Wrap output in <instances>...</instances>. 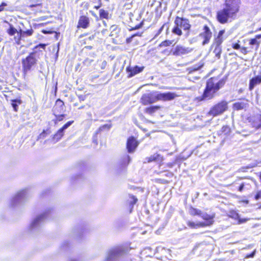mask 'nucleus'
Returning a JSON list of instances; mask_svg holds the SVG:
<instances>
[{"label": "nucleus", "mask_w": 261, "mask_h": 261, "mask_svg": "<svg viewBox=\"0 0 261 261\" xmlns=\"http://www.w3.org/2000/svg\"><path fill=\"white\" fill-rule=\"evenodd\" d=\"M3 36L0 35V42H1L3 40Z\"/></svg>", "instance_id": "4d7b16f0"}, {"label": "nucleus", "mask_w": 261, "mask_h": 261, "mask_svg": "<svg viewBox=\"0 0 261 261\" xmlns=\"http://www.w3.org/2000/svg\"><path fill=\"white\" fill-rule=\"evenodd\" d=\"M156 182L162 184H167L169 182L168 180L161 178L156 179Z\"/></svg>", "instance_id": "37998d69"}, {"label": "nucleus", "mask_w": 261, "mask_h": 261, "mask_svg": "<svg viewBox=\"0 0 261 261\" xmlns=\"http://www.w3.org/2000/svg\"><path fill=\"white\" fill-rule=\"evenodd\" d=\"M228 216L234 220H238L239 223L245 222V220H242L239 219V215L236 211L231 210L229 213Z\"/></svg>", "instance_id": "c756f323"}, {"label": "nucleus", "mask_w": 261, "mask_h": 261, "mask_svg": "<svg viewBox=\"0 0 261 261\" xmlns=\"http://www.w3.org/2000/svg\"><path fill=\"white\" fill-rule=\"evenodd\" d=\"M84 107H85V106H81V107H79V109H83V108H84Z\"/></svg>", "instance_id": "13d9d810"}, {"label": "nucleus", "mask_w": 261, "mask_h": 261, "mask_svg": "<svg viewBox=\"0 0 261 261\" xmlns=\"http://www.w3.org/2000/svg\"><path fill=\"white\" fill-rule=\"evenodd\" d=\"M33 33L34 30L32 28L26 31H22L20 29L18 32L19 36L18 37H14L16 43L18 45L20 44L21 37L30 36L33 35Z\"/></svg>", "instance_id": "4be33fe9"}, {"label": "nucleus", "mask_w": 261, "mask_h": 261, "mask_svg": "<svg viewBox=\"0 0 261 261\" xmlns=\"http://www.w3.org/2000/svg\"><path fill=\"white\" fill-rule=\"evenodd\" d=\"M189 214L192 216H201L202 212L200 210L195 208L193 206H190L189 210Z\"/></svg>", "instance_id": "7c9ffc66"}, {"label": "nucleus", "mask_w": 261, "mask_h": 261, "mask_svg": "<svg viewBox=\"0 0 261 261\" xmlns=\"http://www.w3.org/2000/svg\"><path fill=\"white\" fill-rule=\"evenodd\" d=\"M34 13H41L43 11V3L42 0L32 1L28 6Z\"/></svg>", "instance_id": "4468645a"}, {"label": "nucleus", "mask_w": 261, "mask_h": 261, "mask_svg": "<svg viewBox=\"0 0 261 261\" xmlns=\"http://www.w3.org/2000/svg\"><path fill=\"white\" fill-rule=\"evenodd\" d=\"M161 108L162 106L159 105L150 106L145 108L144 110V112L145 113L152 116Z\"/></svg>", "instance_id": "393cba45"}, {"label": "nucleus", "mask_w": 261, "mask_h": 261, "mask_svg": "<svg viewBox=\"0 0 261 261\" xmlns=\"http://www.w3.org/2000/svg\"><path fill=\"white\" fill-rule=\"evenodd\" d=\"M73 122V120H70L65 123L51 136V140L52 142L57 143L61 140L65 135L64 130L69 127Z\"/></svg>", "instance_id": "6e6552de"}, {"label": "nucleus", "mask_w": 261, "mask_h": 261, "mask_svg": "<svg viewBox=\"0 0 261 261\" xmlns=\"http://www.w3.org/2000/svg\"><path fill=\"white\" fill-rule=\"evenodd\" d=\"M105 1H107V2H108V1H109V0H105Z\"/></svg>", "instance_id": "680f3d73"}, {"label": "nucleus", "mask_w": 261, "mask_h": 261, "mask_svg": "<svg viewBox=\"0 0 261 261\" xmlns=\"http://www.w3.org/2000/svg\"><path fill=\"white\" fill-rule=\"evenodd\" d=\"M156 101V92L144 94L140 98V102L143 106L149 105Z\"/></svg>", "instance_id": "9d476101"}, {"label": "nucleus", "mask_w": 261, "mask_h": 261, "mask_svg": "<svg viewBox=\"0 0 261 261\" xmlns=\"http://www.w3.org/2000/svg\"><path fill=\"white\" fill-rule=\"evenodd\" d=\"M139 144V142L134 136L129 137L126 141V148L127 152L132 153L135 151Z\"/></svg>", "instance_id": "f8f14e48"}, {"label": "nucleus", "mask_w": 261, "mask_h": 261, "mask_svg": "<svg viewBox=\"0 0 261 261\" xmlns=\"http://www.w3.org/2000/svg\"><path fill=\"white\" fill-rule=\"evenodd\" d=\"M174 24L172 32L178 36H181L182 35L181 28H182L185 31L189 32L191 28V25L188 19L179 16L175 17Z\"/></svg>", "instance_id": "20e7f679"}, {"label": "nucleus", "mask_w": 261, "mask_h": 261, "mask_svg": "<svg viewBox=\"0 0 261 261\" xmlns=\"http://www.w3.org/2000/svg\"><path fill=\"white\" fill-rule=\"evenodd\" d=\"M244 186H245L244 184V183H242L240 185V186L239 187V188L238 189V191H240V192H242L243 190V189H244Z\"/></svg>", "instance_id": "09e8293b"}, {"label": "nucleus", "mask_w": 261, "mask_h": 261, "mask_svg": "<svg viewBox=\"0 0 261 261\" xmlns=\"http://www.w3.org/2000/svg\"><path fill=\"white\" fill-rule=\"evenodd\" d=\"M38 60L35 57L29 54L21 60L22 76L25 79L37 64Z\"/></svg>", "instance_id": "39448f33"}, {"label": "nucleus", "mask_w": 261, "mask_h": 261, "mask_svg": "<svg viewBox=\"0 0 261 261\" xmlns=\"http://www.w3.org/2000/svg\"><path fill=\"white\" fill-rule=\"evenodd\" d=\"M254 199L257 201L258 207L261 208V189L256 191Z\"/></svg>", "instance_id": "72a5a7b5"}, {"label": "nucleus", "mask_w": 261, "mask_h": 261, "mask_svg": "<svg viewBox=\"0 0 261 261\" xmlns=\"http://www.w3.org/2000/svg\"><path fill=\"white\" fill-rule=\"evenodd\" d=\"M101 6V3L100 2V0H99V4L97 6H95L94 8L98 10Z\"/></svg>", "instance_id": "8fccbe9b"}, {"label": "nucleus", "mask_w": 261, "mask_h": 261, "mask_svg": "<svg viewBox=\"0 0 261 261\" xmlns=\"http://www.w3.org/2000/svg\"><path fill=\"white\" fill-rule=\"evenodd\" d=\"M260 84H261V76L259 75H255L249 80V90L252 91L255 86Z\"/></svg>", "instance_id": "b1692460"}, {"label": "nucleus", "mask_w": 261, "mask_h": 261, "mask_svg": "<svg viewBox=\"0 0 261 261\" xmlns=\"http://www.w3.org/2000/svg\"><path fill=\"white\" fill-rule=\"evenodd\" d=\"M225 33V30L224 29L220 30L218 32V34L216 36H215L212 44L221 45L224 40L223 35Z\"/></svg>", "instance_id": "5701e85b"}, {"label": "nucleus", "mask_w": 261, "mask_h": 261, "mask_svg": "<svg viewBox=\"0 0 261 261\" xmlns=\"http://www.w3.org/2000/svg\"><path fill=\"white\" fill-rule=\"evenodd\" d=\"M248 119L252 127L255 129L257 130L261 128V114L250 117Z\"/></svg>", "instance_id": "2eb2a0df"}, {"label": "nucleus", "mask_w": 261, "mask_h": 261, "mask_svg": "<svg viewBox=\"0 0 261 261\" xmlns=\"http://www.w3.org/2000/svg\"><path fill=\"white\" fill-rule=\"evenodd\" d=\"M166 175L167 176H173V173H170L167 174Z\"/></svg>", "instance_id": "5fc2aeb1"}, {"label": "nucleus", "mask_w": 261, "mask_h": 261, "mask_svg": "<svg viewBox=\"0 0 261 261\" xmlns=\"http://www.w3.org/2000/svg\"><path fill=\"white\" fill-rule=\"evenodd\" d=\"M7 6V4L5 2L2 3V4L0 5V12H2L5 9V7Z\"/></svg>", "instance_id": "a18cd8bd"}, {"label": "nucleus", "mask_w": 261, "mask_h": 261, "mask_svg": "<svg viewBox=\"0 0 261 261\" xmlns=\"http://www.w3.org/2000/svg\"><path fill=\"white\" fill-rule=\"evenodd\" d=\"M94 38V35H92L89 37H88V38L87 39H84V40H82L81 41V44L82 45H85L86 44V40H93V39Z\"/></svg>", "instance_id": "79ce46f5"}, {"label": "nucleus", "mask_w": 261, "mask_h": 261, "mask_svg": "<svg viewBox=\"0 0 261 261\" xmlns=\"http://www.w3.org/2000/svg\"><path fill=\"white\" fill-rule=\"evenodd\" d=\"M126 159H127V164H128L129 163V162L130 161V158L128 155H127L126 156Z\"/></svg>", "instance_id": "603ef678"}, {"label": "nucleus", "mask_w": 261, "mask_h": 261, "mask_svg": "<svg viewBox=\"0 0 261 261\" xmlns=\"http://www.w3.org/2000/svg\"><path fill=\"white\" fill-rule=\"evenodd\" d=\"M19 31H17V29L14 27V26L10 24H9V28L7 30V33L8 34V35L10 36H12L14 35L16 33H18Z\"/></svg>", "instance_id": "f704fd0d"}, {"label": "nucleus", "mask_w": 261, "mask_h": 261, "mask_svg": "<svg viewBox=\"0 0 261 261\" xmlns=\"http://www.w3.org/2000/svg\"><path fill=\"white\" fill-rule=\"evenodd\" d=\"M87 35V34H85L81 35V37H82V36H86Z\"/></svg>", "instance_id": "bf43d9fd"}, {"label": "nucleus", "mask_w": 261, "mask_h": 261, "mask_svg": "<svg viewBox=\"0 0 261 261\" xmlns=\"http://www.w3.org/2000/svg\"><path fill=\"white\" fill-rule=\"evenodd\" d=\"M55 118L53 120L55 125L58 123L59 122L62 121L65 118L66 115L63 113L53 114Z\"/></svg>", "instance_id": "c85d7f7f"}, {"label": "nucleus", "mask_w": 261, "mask_h": 261, "mask_svg": "<svg viewBox=\"0 0 261 261\" xmlns=\"http://www.w3.org/2000/svg\"><path fill=\"white\" fill-rule=\"evenodd\" d=\"M193 49L181 45H176L173 50L168 55L171 54L175 56H181L187 55L192 51Z\"/></svg>", "instance_id": "9b49d317"}, {"label": "nucleus", "mask_w": 261, "mask_h": 261, "mask_svg": "<svg viewBox=\"0 0 261 261\" xmlns=\"http://www.w3.org/2000/svg\"><path fill=\"white\" fill-rule=\"evenodd\" d=\"M11 105L13 108L14 111L17 112L18 111V106L20 105L22 102L20 98H17L14 99H12L11 100Z\"/></svg>", "instance_id": "2f4dec72"}, {"label": "nucleus", "mask_w": 261, "mask_h": 261, "mask_svg": "<svg viewBox=\"0 0 261 261\" xmlns=\"http://www.w3.org/2000/svg\"><path fill=\"white\" fill-rule=\"evenodd\" d=\"M200 217L202 219L205 220V222H194L192 221H188L187 222L188 226L190 228L196 229L198 228L204 227L207 226H210L213 223V219L215 217L214 215L204 214L203 215L202 214Z\"/></svg>", "instance_id": "0eeeda50"}, {"label": "nucleus", "mask_w": 261, "mask_h": 261, "mask_svg": "<svg viewBox=\"0 0 261 261\" xmlns=\"http://www.w3.org/2000/svg\"><path fill=\"white\" fill-rule=\"evenodd\" d=\"M112 127L111 124H105L103 125H101L98 129L97 130L96 133H95L94 136H93V141L95 142V144H97V135L98 134L100 133L101 131H103L104 130H109Z\"/></svg>", "instance_id": "a878e982"}, {"label": "nucleus", "mask_w": 261, "mask_h": 261, "mask_svg": "<svg viewBox=\"0 0 261 261\" xmlns=\"http://www.w3.org/2000/svg\"><path fill=\"white\" fill-rule=\"evenodd\" d=\"M172 43V40H165L161 42L159 45V47H166L170 46Z\"/></svg>", "instance_id": "4c0bfd02"}, {"label": "nucleus", "mask_w": 261, "mask_h": 261, "mask_svg": "<svg viewBox=\"0 0 261 261\" xmlns=\"http://www.w3.org/2000/svg\"><path fill=\"white\" fill-rule=\"evenodd\" d=\"M260 38L261 34L255 35L254 38H250L248 40V44L250 45L249 47L241 46L240 40H237V42L232 43L231 46L232 49L235 50H240L241 54L244 55H246L248 53L252 52L253 49H254L255 50H258L260 44V41H259L258 39Z\"/></svg>", "instance_id": "7ed1b4c3"}, {"label": "nucleus", "mask_w": 261, "mask_h": 261, "mask_svg": "<svg viewBox=\"0 0 261 261\" xmlns=\"http://www.w3.org/2000/svg\"><path fill=\"white\" fill-rule=\"evenodd\" d=\"M202 30L203 32L199 33V37L202 40V45H205L210 42L213 33L209 27L206 24L203 26Z\"/></svg>", "instance_id": "1a4fd4ad"}, {"label": "nucleus", "mask_w": 261, "mask_h": 261, "mask_svg": "<svg viewBox=\"0 0 261 261\" xmlns=\"http://www.w3.org/2000/svg\"><path fill=\"white\" fill-rule=\"evenodd\" d=\"M51 133V130L49 128H47L46 130L43 129V131L39 135L38 137V139H44L48 135L50 134Z\"/></svg>", "instance_id": "e433bc0d"}, {"label": "nucleus", "mask_w": 261, "mask_h": 261, "mask_svg": "<svg viewBox=\"0 0 261 261\" xmlns=\"http://www.w3.org/2000/svg\"><path fill=\"white\" fill-rule=\"evenodd\" d=\"M85 47L88 49H91L92 48V46H86Z\"/></svg>", "instance_id": "864d4df0"}, {"label": "nucleus", "mask_w": 261, "mask_h": 261, "mask_svg": "<svg viewBox=\"0 0 261 261\" xmlns=\"http://www.w3.org/2000/svg\"><path fill=\"white\" fill-rule=\"evenodd\" d=\"M258 177H259V180L261 182V172H259Z\"/></svg>", "instance_id": "6e6d98bb"}, {"label": "nucleus", "mask_w": 261, "mask_h": 261, "mask_svg": "<svg viewBox=\"0 0 261 261\" xmlns=\"http://www.w3.org/2000/svg\"><path fill=\"white\" fill-rule=\"evenodd\" d=\"M211 48H214L213 52L217 59H220L222 54V46L221 45H211Z\"/></svg>", "instance_id": "bb28decb"}, {"label": "nucleus", "mask_w": 261, "mask_h": 261, "mask_svg": "<svg viewBox=\"0 0 261 261\" xmlns=\"http://www.w3.org/2000/svg\"><path fill=\"white\" fill-rule=\"evenodd\" d=\"M144 68V66H135L133 67H127L126 68V70L128 73L127 76L131 77L136 74L141 72Z\"/></svg>", "instance_id": "412c9836"}, {"label": "nucleus", "mask_w": 261, "mask_h": 261, "mask_svg": "<svg viewBox=\"0 0 261 261\" xmlns=\"http://www.w3.org/2000/svg\"><path fill=\"white\" fill-rule=\"evenodd\" d=\"M179 96L175 93L167 92L165 93L156 92V97L158 101H170Z\"/></svg>", "instance_id": "ddd939ff"}, {"label": "nucleus", "mask_w": 261, "mask_h": 261, "mask_svg": "<svg viewBox=\"0 0 261 261\" xmlns=\"http://www.w3.org/2000/svg\"><path fill=\"white\" fill-rule=\"evenodd\" d=\"M259 30H261V28H259Z\"/></svg>", "instance_id": "e2e57ef3"}, {"label": "nucleus", "mask_w": 261, "mask_h": 261, "mask_svg": "<svg viewBox=\"0 0 261 261\" xmlns=\"http://www.w3.org/2000/svg\"><path fill=\"white\" fill-rule=\"evenodd\" d=\"M129 197L132 199V201L130 202L129 204L132 206H133L137 202L138 199L136 197V196H135L134 195H130Z\"/></svg>", "instance_id": "ea45409f"}, {"label": "nucleus", "mask_w": 261, "mask_h": 261, "mask_svg": "<svg viewBox=\"0 0 261 261\" xmlns=\"http://www.w3.org/2000/svg\"><path fill=\"white\" fill-rule=\"evenodd\" d=\"M241 101L234 102L232 105V109L235 111H239L245 109L249 106L248 100L244 98L240 99Z\"/></svg>", "instance_id": "6ab92c4d"}, {"label": "nucleus", "mask_w": 261, "mask_h": 261, "mask_svg": "<svg viewBox=\"0 0 261 261\" xmlns=\"http://www.w3.org/2000/svg\"><path fill=\"white\" fill-rule=\"evenodd\" d=\"M228 102L224 100H221L213 105L210 109L207 115L215 117L222 115L228 110Z\"/></svg>", "instance_id": "423d86ee"}, {"label": "nucleus", "mask_w": 261, "mask_h": 261, "mask_svg": "<svg viewBox=\"0 0 261 261\" xmlns=\"http://www.w3.org/2000/svg\"><path fill=\"white\" fill-rule=\"evenodd\" d=\"M255 253H256V250L255 249L251 253L246 254V255L245 256V258H249L253 257L255 255Z\"/></svg>", "instance_id": "a19ab883"}, {"label": "nucleus", "mask_w": 261, "mask_h": 261, "mask_svg": "<svg viewBox=\"0 0 261 261\" xmlns=\"http://www.w3.org/2000/svg\"><path fill=\"white\" fill-rule=\"evenodd\" d=\"M220 135H227L230 132V128L227 125H224L220 130Z\"/></svg>", "instance_id": "c9c22d12"}, {"label": "nucleus", "mask_w": 261, "mask_h": 261, "mask_svg": "<svg viewBox=\"0 0 261 261\" xmlns=\"http://www.w3.org/2000/svg\"><path fill=\"white\" fill-rule=\"evenodd\" d=\"M46 45V44L44 43H40L36 45L33 48V51L30 53V54L35 58L42 56L43 52L45 50Z\"/></svg>", "instance_id": "f3484780"}, {"label": "nucleus", "mask_w": 261, "mask_h": 261, "mask_svg": "<svg viewBox=\"0 0 261 261\" xmlns=\"http://www.w3.org/2000/svg\"><path fill=\"white\" fill-rule=\"evenodd\" d=\"M86 96L85 95H80L78 96V98L80 101H82L85 100Z\"/></svg>", "instance_id": "de8ad7c7"}, {"label": "nucleus", "mask_w": 261, "mask_h": 261, "mask_svg": "<svg viewBox=\"0 0 261 261\" xmlns=\"http://www.w3.org/2000/svg\"><path fill=\"white\" fill-rule=\"evenodd\" d=\"M142 25H143V23L141 22L139 24L135 25V27H132V28H130L129 29V31H133V30H136L139 29L141 28L142 27Z\"/></svg>", "instance_id": "c03bdc74"}, {"label": "nucleus", "mask_w": 261, "mask_h": 261, "mask_svg": "<svg viewBox=\"0 0 261 261\" xmlns=\"http://www.w3.org/2000/svg\"><path fill=\"white\" fill-rule=\"evenodd\" d=\"M99 16L100 19L108 20L111 17V14L109 13V12L104 9H100L99 10Z\"/></svg>", "instance_id": "cd10ccee"}, {"label": "nucleus", "mask_w": 261, "mask_h": 261, "mask_svg": "<svg viewBox=\"0 0 261 261\" xmlns=\"http://www.w3.org/2000/svg\"><path fill=\"white\" fill-rule=\"evenodd\" d=\"M90 24V21L89 17L86 15H81L79 17L77 28L79 29L82 28L86 29L89 27Z\"/></svg>", "instance_id": "a211bd4d"}, {"label": "nucleus", "mask_w": 261, "mask_h": 261, "mask_svg": "<svg viewBox=\"0 0 261 261\" xmlns=\"http://www.w3.org/2000/svg\"><path fill=\"white\" fill-rule=\"evenodd\" d=\"M111 30V36H115L118 34L120 31V29L118 27V25L116 24H113L110 27Z\"/></svg>", "instance_id": "473e14b6"}, {"label": "nucleus", "mask_w": 261, "mask_h": 261, "mask_svg": "<svg viewBox=\"0 0 261 261\" xmlns=\"http://www.w3.org/2000/svg\"><path fill=\"white\" fill-rule=\"evenodd\" d=\"M35 9H37V7H34Z\"/></svg>", "instance_id": "052dcab7"}, {"label": "nucleus", "mask_w": 261, "mask_h": 261, "mask_svg": "<svg viewBox=\"0 0 261 261\" xmlns=\"http://www.w3.org/2000/svg\"><path fill=\"white\" fill-rule=\"evenodd\" d=\"M163 160V156L156 152L149 156L146 157L144 161V163L147 164L152 162L162 163Z\"/></svg>", "instance_id": "aec40b11"}, {"label": "nucleus", "mask_w": 261, "mask_h": 261, "mask_svg": "<svg viewBox=\"0 0 261 261\" xmlns=\"http://www.w3.org/2000/svg\"><path fill=\"white\" fill-rule=\"evenodd\" d=\"M241 3V0H226L224 7L217 12V21L221 24H225L228 22L229 19H234L240 11Z\"/></svg>", "instance_id": "f03ea898"}, {"label": "nucleus", "mask_w": 261, "mask_h": 261, "mask_svg": "<svg viewBox=\"0 0 261 261\" xmlns=\"http://www.w3.org/2000/svg\"><path fill=\"white\" fill-rule=\"evenodd\" d=\"M137 36H141V34H140V33H138L135 34H134V35H132L131 36H130V37H129L127 38L126 39V43H130V42L132 41V39H133L134 37Z\"/></svg>", "instance_id": "58836bf2"}, {"label": "nucleus", "mask_w": 261, "mask_h": 261, "mask_svg": "<svg viewBox=\"0 0 261 261\" xmlns=\"http://www.w3.org/2000/svg\"><path fill=\"white\" fill-rule=\"evenodd\" d=\"M227 80L226 76L217 75L209 78L206 82L202 94L195 98L196 101L201 102L213 99L218 91L224 87Z\"/></svg>", "instance_id": "f257e3e1"}, {"label": "nucleus", "mask_w": 261, "mask_h": 261, "mask_svg": "<svg viewBox=\"0 0 261 261\" xmlns=\"http://www.w3.org/2000/svg\"><path fill=\"white\" fill-rule=\"evenodd\" d=\"M41 32L44 34H53L54 31L47 30H42Z\"/></svg>", "instance_id": "49530a36"}, {"label": "nucleus", "mask_w": 261, "mask_h": 261, "mask_svg": "<svg viewBox=\"0 0 261 261\" xmlns=\"http://www.w3.org/2000/svg\"><path fill=\"white\" fill-rule=\"evenodd\" d=\"M165 25V24H164L160 28V29L158 31V34H160L161 33V32L163 31V28H164V27Z\"/></svg>", "instance_id": "3c124183"}, {"label": "nucleus", "mask_w": 261, "mask_h": 261, "mask_svg": "<svg viewBox=\"0 0 261 261\" xmlns=\"http://www.w3.org/2000/svg\"><path fill=\"white\" fill-rule=\"evenodd\" d=\"M65 111L64 102L60 98L56 100L52 109L53 114L63 113Z\"/></svg>", "instance_id": "dca6fc26"}]
</instances>
